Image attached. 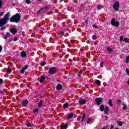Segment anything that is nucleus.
<instances>
[{"mask_svg":"<svg viewBox=\"0 0 129 129\" xmlns=\"http://www.w3.org/2000/svg\"><path fill=\"white\" fill-rule=\"evenodd\" d=\"M11 16V13L8 12L4 15V18L0 19V30L1 31H4L7 29V24L8 22L10 21V16Z\"/></svg>","mask_w":129,"mask_h":129,"instance_id":"nucleus-1","label":"nucleus"},{"mask_svg":"<svg viewBox=\"0 0 129 129\" xmlns=\"http://www.w3.org/2000/svg\"><path fill=\"white\" fill-rule=\"evenodd\" d=\"M22 17H21V14L19 13H17L15 15H13L10 19V21L11 23H19L20 21H21V19Z\"/></svg>","mask_w":129,"mask_h":129,"instance_id":"nucleus-2","label":"nucleus"},{"mask_svg":"<svg viewBox=\"0 0 129 129\" xmlns=\"http://www.w3.org/2000/svg\"><path fill=\"white\" fill-rule=\"evenodd\" d=\"M111 25L113 26V27H118L119 26V22L118 21L115 22V18H113L111 20Z\"/></svg>","mask_w":129,"mask_h":129,"instance_id":"nucleus-3","label":"nucleus"},{"mask_svg":"<svg viewBox=\"0 0 129 129\" xmlns=\"http://www.w3.org/2000/svg\"><path fill=\"white\" fill-rule=\"evenodd\" d=\"M103 101V99L101 97L97 98L95 99V102H96L97 105L99 106L102 103Z\"/></svg>","mask_w":129,"mask_h":129,"instance_id":"nucleus-4","label":"nucleus"},{"mask_svg":"<svg viewBox=\"0 0 129 129\" xmlns=\"http://www.w3.org/2000/svg\"><path fill=\"white\" fill-rule=\"evenodd\" d=\"M48 73L51 75L55 74L56 73V67H52L50 68L48 71Z\"/></svg>","mask_w":129,"mask_h":129,"instance_id":"nucleus-5","label":"nucleus"},{"mask_svg":"<svg viewBox=\"0 0 129 129\" xmlns=\"http://www.w3.org/2000/svg\"><path fill=\"white\" fill-rule=\"evenodd\" d=\"M113 8L115 11H118V9H119V3L116 1L113 5Z\"/></svg>","mask_w":129,"mask_h":129,"instance_id":"nucleus-6","label":"nucleus"},{"mask_svg":"<svg viewBox=\"0 0 129 129\" xmlns=\"http://www.w3.org/2000/svg\"><path fill=\"white\" fill-rule=\"evenodd\" d=\"M28 103H29V100H28L27 99H25L21 102V104L22 106H25V107L27 106Z\"/></svg>","mask_w":129,"mask_h":129,"instance_id":"nucleus-7","label":"nucleus"},{"mask_svg":"<svg viewBox=\"0 0 129 129\" xmlns=\"http://www.w3.org/2000/svg\"><path fill=\"white\" fill-rule=\"evenodd\" d=\"M79 102L80 103V105H84V104L86 103V100L81 99L80 100H79Z\"/></svg>","mask_w":129,"mask_h":129,"instance_id":"nucleus-8","label":"nucleus"},{"mask_svg":"<svg viewBox=\"0 0 129 129\" xmlns=\"http://www.w3.org/2000/svg\"><path fill=\"white\" fill-rule=\"evenodd\" d=\"M10 33L13 34H17V33H18V30L16 29V28H12L10 29Z\"/></svg>","mask_w":129,"mask_h":129,"instance_id":"nucleus-9","label":"nucleus"},{"mask_svg":"<svg viewBox=\"0 0 129 129\" xmlns=\"http://www.w3.org/2000/svg\"><path fill=\"white\" fill-rule=\"evenodd\" d=\"M108 112H109V108L107 106L104 110V114H108Z\"/></svg>","mask_w":129,"mask_h":129,"instance_id":"nucleus-10","label":"nucleus"},{"mask_svg":"<svg viewBox=\"0 0 129 129\" xmlns=\"http://www.w3.org/2000/svg\"><path fill=\"white\" fill-rule=\"evenodd\" d=\"M21 56L22 57V58H25L27 56V53H26V52L25 51H22L21 53Z\"/></svg>","mask_w":129,"mask_h":129,"instance_id":"nucleus-11","label":"nucleus"},{"mask_svg":"<svg viewBox=\"0 0 129 129\" xmlns=\"http://www.w3.org/2000/svg\"><path fill=\"white\" fill-rule=\"evenodd\" d=\"M45 79H46V78L45 77V76H42L40 77V80L39 81L40 83H43V82H44V81H45Z\"/></svg>","mask_w":129,"mask_h":129,"instance_id":"nucleus-12","label":"nucleus"},{"mask_svg":"<svg viewBox=\"0 0 129 129\" xmlns=\"http://www.w3.org/2000/svg\"><path fill=\"white\" fill-rule=\"evenodd\" d=\"M62 85L58 84L56 86V89L57 90H61V89H62Z\"/></svg>","mask_w":129,"mask_h":129,"instance_id":"nucleus-13","label":"nucleus"},{"mask_svg":"<svg viewBox=\"0 0 129 129\" xmlns=\"http://www.w3.org/2000/svg\"><path fill=\"white\" fill-rule=\"evenodd\" d=\"M95 83H96L98 86H100V85H101V82H100L99 80H96Z\"/></svg>","mask_w":129,"mask_h":129,"instance_id":"nucleus-14","label":"nucleus"},{"mask_svg":"<svg viewBox=\"0 0 129 129\" xmlns=\"http://www.w3.org/2000/svg\"><path fill=\"white\" fill-rule=\"evenodd\" d=\"M73 115H74V114L73 113H71L69 116L67 117V119H71L72 117H73Z\"/></svg>","mask_w":129,"mask_h":129,"instance_id":"nucleus-15","label":"nucleus"},{"mask_svg":"<svg viewBox=\"0 0 129 129\" xmlns=\"http://www.w3.org/2000/svg\"><path fill=\"white\" fill-rule=\"evenodd\" d=\"M68 127V125L67 124H66L60 126V128L61 129H67Z\"/></svg>","mask_w":129,"mask_h":129,"instance_id":"nucleus-16","label":"nucleus"},{"mask_svg":"<svg viewBox=\"0 0 129 129\" xmlns=\"http://www.w3.org/2000/svg\"><path fill=\"white\" fill-rule=\"evenodd\" d=\"M100 111H104V105L103 104H101L100 106Z\"/></svg>","mask_w":129,"mask_h":129,"instance_id":"nucleus-17","label":"nucleus"},{"mask_svg":"<svg viewBox=\"0 0 129 129\" xmlns=\"http://www.w3.org/2000/svg\"><path fill=\"white\" fill-rule=\"evenodd\" d=\"M107 103L111 107L112 106V100L111 99H109V102Z\"/></svg>","mask_w":129,"mask_h":129,"instance_id":"nucleus-18","label":"nucleus"},{"mask_svg":"<svg viewBox=\"0 0 129 129\" xmlns=\"http://www.w3.org/2000/svg\"><path fill=\"white\" fill-rule=\"evenodd\" d=\"M107 50L108 51V52H109V53H112L113 52V50L112 48H111V47H107Z\"/></svg>","mask_w":129,"mask_h":129,"instance_id":"nucleus-19","label":"nucleus"},{"mask_svg":"<svg viewBox=\"0 0 129 129\" xmlns=\"http://www.w3.org/2000/svg\"><path fill=\"white\" fill-rule=\"evenodd\" d=\"M10 34L9 33H6V35L3 36V38H4L5 39H7L8 38V37H10Z\"/></svg>","mask_w":129,"mask_h":129,"instance_id":"nucleus-20","label":"nucleus"},{"mask_svg":"<svg viewBox=\"0 0 129 129\" xmlns=\"http://www.w3.org/2000/svg\"><path fill=\"white\" fill-rule=\"evenodd\" d=\"M43 105V100H40L38 103V107H42V106Z\"/></svg>","mask_w":129,"mask_h":129,"instance_id":"nucleus-21","label":"nucleus"},{"mask_svg":"<svg viewBox=\"0 0 129 129\" xmlns=\"http://www.w3.org/2000/svg\"><path fill=\"white\" fill-rule=\"evenodd\" d=\"M68 106H69V103H64V104L63 105V108H68Z\"/></svg>","mask_w":129,"mask_h":129,"instance_id":"nucleus-22","label":"nucleus"},{"mask_svg":"<svg viewBox=\"0 0 129 129\" xmlns=\"http://www.w3.org/2000/svg\"><path fill=\"white\" fill-rule=\"evenodd\" d=\"M7 73H9V74H11V73H12V69H11L10 68H8L7 69Z\"/></svg>","mask_w":129,"mask_h":129,"instance_id":"nucleus-23","label":"nucleus"},{"mask_svg":"<svg viewBox=\"0 0 129 129\" xmlns=\"http://www.w3.org/2000/svg\"><path fill=\"white\" fill-rule=\"evenodd\" d=\"M123 41L125 42V43H129V39L127 38H124Z\"/></svg>","mask_w":129,"mask_h":129,"instance_id":"nucleus-24","label":"nucleus"},{"mask_svg":"<svg viewBox=\"0 0 129 129\" xmlns=\"http://www.w3.org/2000/svg\"><path fill=\"white\" fill-rule=\"evenodd\" d=\"M97 8V10H101L102 9V6L101 5H98Z\"/></svg>","mask_w":129,"mask_h":129,"instance_id":"nucleus-25","label":"nucleus"},{"mask_svg":"<svg viewBox=\"0 0 129 129\" xmlns=\"http://www.w3.org/2000/svg\"><path fill=\"white\" fill-rule=\"evenodd\" d=\"M42 11H43V10L41 8L38 11H37V15H41L42 14Z\"/></svg>","mask_w":129,"mask_h":129,"instance_id":"nucleus-26","label":"nucleus"},{"mask_svg":"<svg viewBox=\"0 0 129 129\" xmlns=\"http://www.w3.org/2000/svg\"><path fill=\"white\" fill-rule=\"evenodd\" d=\"M91 121H92V118H89L88 119V120L87 121V123H90V122H91Z\"/></svg>","mask_w":129,"mask_h":129,"instance_id":"nucleus-27","label":"nucleus"},{"mask_svg":"<svg viewBox=\"0 0 129 129\" xmlns=\"http://www.w3.org/2000/svg\"><path fill=\"white\" fill-rule=\"evenodd\" d=\"M92 39L93 40H96V39H97V36L96 35H93L92 36Z\"/></svg>","mask_w":129,"mask_h":129,"instance_id":"nucleus-28","label":"nucleus"},{"mask_svg":"<svg viewBox=\"0 0 129 129\" xmlns=\"http://www.w3.org/2000/svg\"><path fill=\"white\" fill-rule=\"evenodd\" d=\"M127 108V106L125 105V104H123V110H125Z\"/></svg>","mask_w":129,"mask_h":129,"instance_id":"nucleus-29","label":"nucleus"},{"mask_svg":"<svg viewBox=\"0 0 129 129\" xmlns=\"http://www.w3.org/2000/svg\"><path fill=\"white\" fill-rule=\"evenodd\" d=\"M40 65L41 66H42V67H44V66L46 65V62L45 61L41 62Z\"/></svg>","mask_w":129,"mask_h":129,"instance_id":"nucleus-30","label":"nucleus"},{"mask_svg":"<svg viewBox=\"0 0 129 129\" xmlns=\"http://www.w3.org/2000/svg\"><path fill=\"white\" fill-rule=\"evenodd\" d=\"M26 125H27V126H28V127H30L31 126H33V125H32V123H31L30 122H27L26 123Z\"/></svg>","mask_w":129,"mask_h":129,"instance_id":"nucleus-31","label":"nucleus"},{"mask_svg":"<svg viewBox=\"0 0 129 129\" xmlns=\"http://www.w3.org/2000/svg\"><path fill=\"white\" fill-rule=\"evenodd\" d=\"M28 68H29V66L28 65H26L25 67H22V69H23L24 70H27V69H28Z\"/></svg>","mask_w":129,"mask_h":129,"instance_id":"nucleus-32","label":"nucleus"},{"mask_svg":"<svg viewBox=\"0 0 129 129\" xmlns=\"http://www.w3.org/2000/svg\"><path fill=\"white\" fill-rule=\"evenodd\" d=\"M43 10H49V6H45L41 8Z\"/></svg>","mask_w":129,"mask_h":129,"instance_id":"nucleus-33","label":"nucleus"},{"mask_svg":"<svg viewBox=\"0 0 129 129\" xmlns=\"http://www.w3.org/2000/svg\"><path fill=\"white\" fill-rule=\"evenodd\" d=\"M33 112L34 113H36V112H39V109L38 108H35L33 110Z\"/></svg>","mask_w":129,"mask_h":129,"instance_id":"nucleus-34","label":"nucleus"},{"mask_svg":"<svg viewBox=\"0 0 129 129\" xmlns=\"http://www.w3.org/2000/svg\"><path fill=\"white\" fill-rule=\"evenodd\" d=\"M125 62H126V63H128V62H129V55L126 57Z\"/></svg>","mask_w":129,"mask_h":129,"instance_id":"nucleus-35","label":"nucleus"},{"mask_svg":"<svg viewBox=\"0 0 129 129\" xmlns=\"http://www.w3.org/2000/svg\"><path fill=\"white\" fill-rule=\"evenodd\" d=\"M104 64V62H103V61L101 62L100 64V67H101V68H103Z\"/></svg>","mask_w":129,"mask_h":129,"instance_id":"nucleus-36","label":"nucleus"},{"mask_svg":"<svg viewBox=\"0 0 129 129\" xmlns=\"http://www.w3.org/2000/svg\"><path fill=\"white\" fill-rule=\"evenodd\" d=\"M118 124L119 126H122V122L118 121Z\"/></svg>","mask_w":129,"mask_h":129,"instance_id":"nucleus-37","label":"nucleus"},{"mask_svg":"<svg viewBox=\"0 0 129 129\" xmlns=\"http://www.w3.org/2000/svg\"><path fill=\"white\" fill-rule=\"evenodd\" d=\"M31 1L30 0H26V4H27V5H31Z\"/></svg>","mask_w":129,"mask_h":129,"instance_id":"nucleus-38","label":"nucleus"},{"mask_svg":"<svg viewBox=\"0 0 129 129\" xmlns=\"http://www.w3.org/2000/svg\"><path fill=\"white\" fill-rule=\"evenodd\" d=\"M25 71H26L24 70V69L22 68V69H21V73L22 74H24V73H25Z\"/></svg>","mask_w":129,"mask_h":129,"instance_id":"nucleus-39","label":"nucleus"},{"mask_svg":"<svg viewBox=\"0 0 129 129\" xmlns=\"http://www.w3.org/2000/svg\"><path fill=\"white\" fill-rule=\"evenodd\" d=\"M120 103H121V100H117V104H120Z\"/></svg>","mask_w":129,"mask_h":129,"instance_id":"nucleus-40","label":"nucleus"},{"mask_svg":"<svg viewBox=\"0 0 129 129\" xmlns=\"http://www.w3.org/2000/svg\"><path fill=\"white\" fill-rule=\"evenodd\" d=\"M4 83V80L3 79H0V85H2Z\"/></svg>","mask_w":129,"mask_h":129,"instance_id":"nucleus-41","label":"nucleus"},{"mask_svg":"<svg viewBox=\"0 0 129 129\" xmlns=\"http://www.w3.org/2000/svg\"><path fill=\"white\" fill-rule=\"evenodd\" d=\"M92 27L93 28H95V29H98V26H97L96 25H93Z\"/></svg>","mask_w":129,"mask_h":129,"instance_id":"nucleus-42","label":"nucleus"},{"mask_svg":"<svg viewBox=\"0 0 129 129\" xmlns=\"http://www.w3.org/2000/svg\"><path fill=\"white\" fill-rule=\"evenodd\" d=\"M82 74V72L81 71L79 72V73L78 74L79 77H80V76H81Z\"/></svg>","mask_w":129,"mask_h":129,"instance_id":"nucleus-43","label":"nucleus"},{"mask_svg":"<svg viewBox=\"0 0 129 129\" xmlns=\"http://www.w3.org/2000/svg\"><path fill=\"white\" fill-rule=\"evenodd\" d=\"M13 41L14 42H17V41H18V37H14V38L13 39Z\"/></svg>","mask_w":129,"mask_h":129,"instance_id":"nucleus-44","label":"nucleus"},{"mask_svg":"<svg viewBox=\"0 0 129 129\" xmlns=\"http://www.w3.org/2000/svg\"><path fill=\"white\" fill-rule=\"evenodd\" d=\"M123 41V36L120 37V42H122Z\"/></svg>","mask_w":129,"mask_h":129,"instance_id":"nucleus-45","label":"nucleus"},{"mask_svg":"<svg viewBox=\"0 0 129 129\" xmlns=\"http://www.w3.org/2000/svg\"><path fill=\"white\" fill-rule=\"evenodd\" d=\"M3 5V1L0 0V9L2 8Z\"/></svg>","mask_w":129,"mask_h":129,"instance_id":"nucleus-46","label":"nucleus"},{"mask_svg":"<svg viewBox=\"0 0 129 129\" xmlns=\"http://www.w3.org/2000/svg\"><path fill=\"white\" fill-rule=\"evenodd\" d=\"M63 36H64V32L61 31L60 32V37H63Z\"/></svg>","mask_w":129,"mask_h":129,"instance_id":"nucleus-47","label":"nucleus"},{"mask_svg":"<svg viewBox=\"0 0 129 129\" xmlns=\"http://www.w3.org/2000/svg\"><path fill=\"white\" fill-rule=\"evenodd\" d=\"M126 72L127 75L129 76V70H128V69H127V68L126 69Z\"/></svg>","mask_w":129,"mask_h":129,"instance_id":"nucleus-48","label":"nucleus"},{"mask_svg":"<svg viewBox=\"0 0 129 129\" xmlns=\"http://www.w3.org/2000/svg\"><path fill=\"white\" fill-rule=\"evenodd\" d=\"M3 16H4V12H0V17H2Z\"/></svg>","mask_w":129,"mask_h":129,"instance_id":"nucleus-49","label":"nucleus"},{"mask_svg":"<svg viewBox=\"0 0 129 129\" xmlns=\"http://www.w3.org/2000/svg\"><path fill=\"white\" fill-rule=\"evenodd\" d=\"M85 116H86V114L85 113H84L83 114V117H82V118H85Z\"/></svg>","mask_w":129,"mask_h":129,"instance_id":"nucleus-50","label":"nucleus"},{"mask_svg":"<svg viewBox=\"0 0 129 129\" xmlns=\"http://www.w3.org/2000/svg\"><path fill=\"white\" fill-rule=\"evenodd\" d=\"M3 50V47H2V45H0V53Z\"/></svg>","mask_w":129,"mask_h":129,"instance_id":"nucleus-51","label":"nucleus"},{"mask_svg":"<svg viewBox=\"0 0 129 129\" xmlns=\"http://www.w3.org/2000/svg\"><path fill=\"white\" fill-rule=\"evenodd\" d=\"M113 128H114V126H113V125H111L110 129H113Z\"/></svg>","mask_w":129,"mask_h":129,"instance_id":"nucleus-52","label":"nucleus"},{"mask_svg":"<svg viewBox=\"0 0 129 129\" xmlns=\"http://www.w3.org/2000/svg\"><path fill=\"white\" fill-rule=\"evenodd\" d=\"M85 22L86 24H88V20L87 19L85 20Z\"/></svg>","mask_w":129,"mask_h":129,"instance_id":"nucleus-53","label":"nucleus"},{"mask_svg":"<svg viewBox=\"0 0 129 129\" xmlns=\"http://www.w3.org/2000/svg\"><path fill=\"white\" fill-rule=\"evenodd\" d=\"M81 121H84V118H82V119H81Z\"/></svg>","mask_w":129,"mask_h":129,"instance_id":"nucleus-54","label":"nucleus"},{"mask_svg":"<svg viewBox=\"0 0 129 129\" xmlns=\"http://www.w3.org/2000/svg\"><path fill=\"white\" fill-rule=\"evenodd\" d=\"M1 94H4V92H3V91H1Z\"/></svg>","mask_w":129,"mask_h":129,"instance_id":"nucleus-55","label":"nucleus"},{"mask_svg":"<svg viewBox=\"0 0 129 129\" xmlns=\"http://www.w3.org/2000/svg\"><path fill=\"white\" fill-rule=\"evenodd\" d=\"M38 2H41L42 1V0H38Z\"/></svg>","mask_w":129,"mask_h":129,"instance_id":"nucleus-56","label":"nucleus"},{"mask_svg":"<svg viewBox=\"0 0 129 129\" xmlns=\"http://www.w3.org/2000/svg\"><path fill=\"white\" fill-rule=\"evenodd\" d=\"M60 2H63V0H60Z\"/></svg>","mask_w":129,"mask_h":129,"instance_id":"nucleus-57","label":"nucleus"},{"mask_svg":"<svg viewBox=\"0 0 129 129\" xmlns=\"http://www.w3.org/2000/svg\"><path fill=\"white\" fill-rule=\"evenodd\" d=\"M115 129H119V128H116Z\"/></svg>","mask_w":129,"mask_h":129,"instance_id":"nucleus-58","label":"nucleus"}]
</instances>
